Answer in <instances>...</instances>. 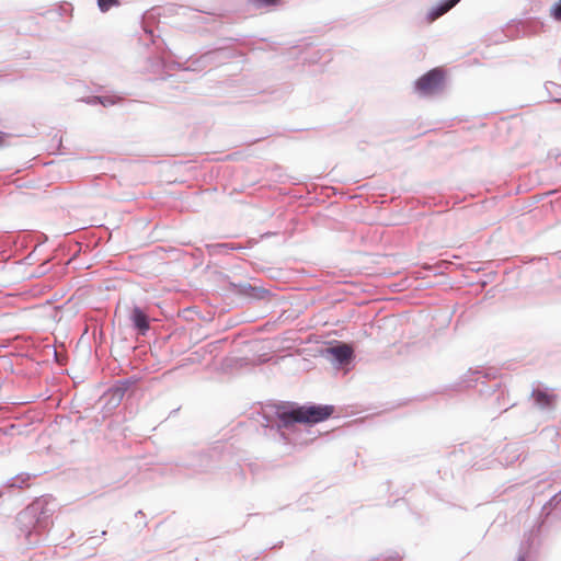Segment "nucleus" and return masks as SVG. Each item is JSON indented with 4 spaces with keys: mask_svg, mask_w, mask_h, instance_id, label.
I'll return each instance as SVG.
<instances>
[{
    "mask_svg": "<svg viewBox=\"0 0 561 561\" xmlns=\"http://www.w3.org/2000/svg\"><path fill=\"white\" fill-rule=\"evenodd\" d=\"M334 412L333 405H296L284 402L273 407V415L264 414L265 427L276 430L284 443H289L287 432L297 423H319L327 420Z\"/></svg>",
    "mask_w": 561,
    "mask_h": 561,
    "instance_id": "nucleus-1",
    "label": "nucleus"
},
{
    "mask_svg": "<svg viewBox=\"0 0 561 561\" xmlns=\"http://www.w3.org/2000/svg\"><path fill=\"white\" fill-rule=\"evenodd\" d=\"M53 510L48 508L46 499L35 500L16 516L19 537H24L28 546L37 545L42 541L43 533L50 524Z\"/></svg>",
    "mask_w": 561,
    "mask_h": 561,
    "instance_id": "nucleus-2",
    "label": "nucleus"
},
{
    "mask_svg": "<svg viewBox=\"0 0 561 561\" xmlns=\"http://www.w3.org/2000/svg\"><path fill=\"white\" fill-rule=\"evenodd\" d=\"M444 83V73L440 69L435 68L420 77L415 81V91L422 95H432L439 92Z\"/></svg>",
    "mask_w": 561,
    "mask_h": 561,
    "instance_id": "nucleus-3",
    "label": "nucleus"
},
{
    "mask_svg": "<svg viewBox=\"0 0 561 561\" xmlns=\"http://www.w3.org/2000/svg\"><path fill=\"white\" fill-rule=\"evenodd\" d=\"M531 398L537 408L541 410H552L556 403L557 396L553 393L552 390L538 386L533 389Z\"/></svg>",
    "mask_w": 561,
    "mask_h": 561,
    "instance_id": "nucleus-4",
    "label": "nucleus"
},
{
    "mask_svg": "<svg viewBox=\"0 0 561 561\" xmlns=\"http://www.w3.org/2000/svg\"><path fill=\"white\" fill-rule=\"evenodd\" d=\"M129 320L133 327L141 335H145L150 329L148 314L138 306H134L130 310Z\"/></svg>",
    "mask_w": 561,
    "mask_h": 561,
    "instance_id": "nucleus-5",
    "label": "nucleus"
},
{
    "mask_svg": "<svg viewBox=\"0 0 561 561\" xmlns=\"http://www.w3.org/2000/svg\"><path fill=\"white\" fill-rule=\"evenodd\" d=\"M327 353L332 356L334 362L343 365L352 359L353 348L346 343H339L335 346L327 348Z\"/></svg>",
    "mask_w": 561,
    "mask_h": 561,
    "instance_id": "nucleus-6",
    "label": "nucleus"
},
{
    "mask_svg": "<svg viewBox=\"0 0 561 561\" xmlns=\"http://www.w3.org/2000/svg\"><path fill=\"white\" fill-rule=\"evenodd\" d=\"M460 0H442L435 5H433L427 14H426V21L428 23L434 22L438 18L443 16L445 13H447L449 10H451Z\"/></svg>",
    "mask_w": 561,
    "mask_h": 561,
    "instance_id": "nucleus-7",
    "label": "nucleus"
},
{
    "mask_svg": "<svg viewBox=\"0 0 561 561\" xmlns=\"http://www.w3.org/2000/svg\"><path fill=\"white\" fill-rule=\"evenodd\" d=\"M28 480H30L28 473H20V474H16L15 477L11 478L8 481V485L11 488H22L24 484L27 483Z\"/></svg>",
    "mask_w": 561,
    "mask_h": 561,
    "instance_id": "nucleus-8",
    "label": "nucleus"
},
{
    "mask_svg": "<svg viewBox=\"0 0 561 561\" xmlns=\"http://www.w3.org/2000/svg\"><path fill=\"white\" fill-rule=\"evenodd\" d=\"M119 0H98V7L101 12H107L112 7H118Z\"/></svg>",
    "mask_w": 561,
    "mask_h": 561,
    "instance_id": "nucleus-9",
    "label": "nucleus"
},
{
    "mask_svg": "<svg viewBox=\"0 0 561 561\" xmlns=\"http://www.w3.org/2000/svg\"><path fill=\"white\" fill-rule=\"evenodd\" d=\"M242 287V291L251 297H254V298H261L262 295L261 294H265L266 291L265 290H260L255 287H252L251 285H241Z\"/></svg>",
    "mask_w": 561,
    "mask_h": 561,
    "instance_id": "nucleus-10",
    "label": "nucleus"
},
{
    "mask_svg": "<svg viewBox=\"0 0 561 561\" xmlns=\"http://www.w3.org/2000/svg\"><path fill=\"white\" fill-rule=\"evenodd\" d=\"M257 8L274 7L278 3V0H250Z\"/></svg>",
    "mask_w": 561,
    "mask_h": 561,
    "instance_id": "nucleus-11",
    "label": "nucleus"
},
{
    "mask_svg": "<svg viewBox=\"0 0 561 561\" xmlns=\"http://www.w3.org/2000/svg\"><path fill=\"white\" fill-rule=\"evenodd\" d=\"M89 104H98L101 103L103 106H107L113 104L114 102L110 98H100V96H93L89 99Z\"/></svg>",
    "mask_w": 561,
    "mask_h": 561,
    "instance_id": "nucleus-12",
    "label": "nucleus"
},
{
    "mask_svg": "<svg viewBox=\"0 0 561 561\" xmlns=\"http://www.w3.org/2000/svg\"><path fill=\"white\" fill-rule=\"evenodd\" d=\"M550 12L556 21L561 22V0L551 7Z\"/></svg>",
    "mask_w": 561,
    "mask_h": 561,
    "instance_id": "nucleus-13",
    "label": "nucleus"
},
{
    "mask_svg": "<svg viewBox=\"0 0 561 561\" xmlns=\"http://www.w3.org/2000/svg\"><path fill=\"white\" fill-rule=\"evenodd\" d=\"M559 497L561 499V491L551 499V502H557Z\"/></svg>",
    "mask_w": 561,
    "mask_h": 561,
    "instance_id": "nucleus-14",
    "label": "nucleus"
},
{
    "mask_svg": "<svg viewBox=\"0 0 561 561\" xmlns=\"http://www.w3.org/2000/svg\"><path fill=\"white\" fill-rule=\"evenodd\" d=\"M130 383H131V381H130V380H125V381H123V385H126V386H127V385H130Z\"/></svg>",
    "mask_w": 561,
    "mask_h": 561,
    "instance_id": "nucleus-15",
    "label": "nucleus"
},
{
    "mask_svg": "<svg viewBox=\"0 0 561 561\" xmlns=\"http://www.w3.org/2000/svg\"><path fill=\"white\" fill-rule=\"evenodd\" d=\"M3 139V134L0 131V142L2 141Z\"/></svg>",
    "mask_w": 561,
    "mask_h": 561,
    "instance_id": "nucleus-16",
    "label": "nucleus"
},
{
    "mask_svg": "<svg viewBox=\"0 0 561 561\" xmlns=\"http://www.w3.org/2000/svg\"><path fill=\"white\" fill-rule=\"evenodd\" d=\"M219 247H221V248H227V247H228V244L222 243V244H220Z\"/></svg>",
    "mask_w": 561,
    "mask_h": 561,
    "instance_id": "nucleus-17",
    "label": "nucleus"
},
{
    "mask_svg": "<svg viewBox=\"0 0 561 561\" xmlns=\"http://www.w3.org/2000/svg\"><path fill=\"white\" fill-rule=\"evenodd\" d=\"M518 561H523V559L518 560Z\"/></svg>",
    "mask_w": 561,
    "mask_h": 561,
    "instance_id": "nucleus-18",
    "label": "nucleus"
}]
</instances>
